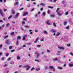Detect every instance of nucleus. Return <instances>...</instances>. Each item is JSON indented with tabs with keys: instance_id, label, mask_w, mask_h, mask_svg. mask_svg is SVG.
<instances>
[{
	"instance_id": "36",
	"label": "nucleus",
	"mask_w": 73,
	"mask_h": 73,
	"mask_svg": "<svg viewBox=\"0 0 73 73\" xmlns=\"http://www.w3.org/2000/svg\"><path fill=\"white\" fill-rule=\"evenodd\" d=\"M12 46H10L9 47V49H12Z\"/></svg>"
},
{
	"instance_id": "46",
	"label": "nucleus",
	"mask_w": 73,
	"mask_h": 73,
	"mask_svg": "<svg viewBox=\"0 0 73 73\" xmlns=\"http://www.w3.org/2000/svg\"><path fill=\"white\" fill-rule=\"evenodd\" d=\"M66 29H69V26H67L66 27Z\"/></svg>"
},
{
	"instance_id": "18",
	"label": "nucleus",
	"mask_w": 73,
	"mask_h": 73,
	"mask_svg": "<svg viewBox=\"0 0 73 73\" xmlns=\"http://www.w3.org/2000/svg\"><path fill=\"white\" fill-rule=\"evenodd\" d=\"M17 60H20L21 59V58L19 56H18L17 57Z\"/></svg>"
},
{
	"instance_id": "35",
	"label": "nucleus",
	"mask_w": 73,
	"mask_h": 73,
	"mask_svg": "<svg viewBox=\"0 0 73 73\" xmlns=\"http://www.w3.org/2000/svg\"><path fill=\"white\" fill-rule=\"evenodd\" d=\"M65 14L66 15H68V12H65Z\"/></svg>"
},
{
	"instance_id": "42",
	"label": "nucleus",
	"mask_w": 73,
	"mask_h": 73,
	"mask_svg": "<svg viewBox=\"0 0 73 73\" xmlns=\"http://www.w3.org/2000/svg\"><path fill=\"white\" fill-rule=\"evenodd\" d=\"M47 52L48 53H50V51L49 50H47Z\"/></svg>"
},
{
	"instance_id": "48",
	"label": "nucleus",
	"mask_w": 73,
	"mask_h": 73,
	"mask_svg": "<svg viewBox=\"0 0 73 73\" xmlns=\"http://www.w3.org/2000/svg\"><path fill=\"white\" fill-rule=\"evenodd\" d=\"M35 69V68L33 67L31 68V70H33V69Z\"/></svg>"
},
{
	"instance_id": "17",
	"label": "nucleus",
	"mask_w": 73,
	"mask_h": 73,
	"mask_svg": "<svg viewBox=\"0 0 73 73\" xmlns=\"http://www.w3.org/2000/svg\"><path fill=\"white\" fill-rule=\"evenodd\" d=\"M57 60H58V59H57V58H54L53 60L54 61H57Z\"/></svg>"
},
{
	"instance_id": "51",
	"label": "nucleus",
	"mask_w": 73,
	"mask_h": 73,
	"mask_svg": "<svg viewBox=\"0 0 73 73\" xmlns=\"http://www.w3.org/2000/svg\"><path fill=\"white\" fill-rule=\"evenodd\" d=\"M44 38L42 39H41V41H44Z\"/></svg>"
},
{
	"instance_id": "62",
	"label": "nucleus",
	"mask_w": 73,
	"mask_h": 73,
	"mask_svg": "<svg viewBox=\"0 0 73 73\" xmlns=\"http://www.w3.org/2000/svg\"><path fill=\"white\" fill-rule=\"evenodd\" d=\"M31 43H29L27 44V45H31Z\"/></svg>"
},
{
	"instance_id": "19",
	"label": "nucleus",
	"mask_w": 73,
	"mask_h": 73,
	"mask_svg": "<svg viewBox=\"0 0 73 73\" xmlns=\"http://www.w3.org/2000/svg\"><path fill=\"white\" fill-rule=\"evenodd\" d=\"M21 38V36H18L17 37V40H20Z\"/></svg>"
},
{
	"instance_id": "63",
	"label": "nucleus",
	"mask_w": 73,
	"mask_h": 73,
	"mask_svg": "<svg viewBox=\"0 0 73 73\" xmlns=\"http://www.w3.org/2000/svg\"><path fill=\"white\" fill-rule=\"evenodd\" d=\"M66 64H65L63 66V67H65V66H66Z\"/></svg>"
},
{
	"instance_id": "20",
	"label": "nucleus",
	"mask_w": 73,
	"mask_h": 73,
	"mask_svg": "<svg viewBox=\"0 0 73 73\" xmlns=\"http://www.w3.org/2000/svg\"><path fill=\"white\" fill-rule=\"evenodd\" d=\"M66 3V1H62V3L63 4H65Z\"/></svg>"
},
{
	"instance_id": "15",
	"label": "nucleus",
	"mask_w": 73,
	"mask_h": 73,
	"mask_svg": "<svg viewBox=\"0 0 73 73\" xmlns=\"http://www.w3.org/2000/svg\"><path fill=\"white\" fill-rule=\"evenodd\" d=\"M8 37V35H6L5 36L3 37L5 39L6 38H7Z\"/></svg>"
},
{
	"instance_id": "56",
	"label": "nucleus",
	"mask_w": 73,
	"mask_h": 73,
	"mask_svg": "<svg viewBox=\"0 0 73 73\" xmlns=\"http://www.w3.org/2000/svg\"><path fill=\"white\" fill-rule=\"evenodd\" d=\"M3 11H4V12H6V11H7V9H4Z\"/></svg>"
},
{
	"instance_id": "32",
	"label": "nucleus",
	"mask_w": 73,
	"mask_h": 73,
	"mask_svg": "<svg viewBox=\"0 0 73 73\" xmlns=\"http://www.w3.org/2000/svg\"><path fill=\"white\" fill-rule=\"evenodd\" d=\"M9 23H7L6 25V27H8V26H9Z\"/></svg>"
},
{
	"instance_id": "21",
	"label": "nucleus",
	"mask_w": 73,
	"mask_h": 73,
	"mask_svg": "<svg viewBox=\"0 0 73 73\" xmlns=\"http://www.w3.org/2000/svg\"><path fill=\"white\" fill-rule=\"evenodd\" d=\"M49 67L50 69H52L54 68V67H53V66H49Z\"/></svg>"
},
{
	"instance_id": "43",
	"label": "nucleus",
	"mask_w": 73,
	"mask_h": 73,
	"mask_svg": "<svg viewBox=\"0 0 73 73\" xmlns=\"http://www.w3.org/2000/svg\"><path fill=\"white\" fill-rule=\"evenodd\" d=\"M52 69V71H53V72L55 71V68H54V67Z\"/></svg>"
},
{
	"instance_id": "64",
	"label": "nucleus",
	"mask_w": 73,
	"mask_h": 73,
	"mask_svg": "<svg viewBox=\"0 0 73 73\" xmlns=\"http://www.w3.org/2000/svg\"><path fill=\"white\" fill-rule=\"evenodd\" d=\"M14 73H18V71H15Z\"/></svg>"
},
{
	"instance_id": "53",
	"label": "nucleus",
	"mask_w": 73,
	"mask_h": 73,
	"mask_svg": "<svg viewBox=\"0 0 73 73\" xmlns=\"http://www.w3.org/2000/svg\"><path fill=\"white\" fill-rule=\"evenodd\" d=\"M9 55V54L8 53H7L6 54V56H8Z\"/></svg>"
},
{
	"instance_id": "24",
	"label": "nucleus",
	"mask_w": 73,
	"mask_h": 73,
	"mask_svg": "<svg viewBox=\"0 0 73 73\" xmlns=\"http://www.w3.org/2000/svg\"><path fill=\"white\" fill-rule=\"evenodd\" d=\"M58 69H60V70H61L63 69V68L62 67H57Z\"/></svg>"
},
{
	"instance_id": "11",
	"label": "nucleus",
	"mask_w": 73,
	"mask_h": 73,
	"mask_svg": "<svg viewBox=\"0 0 73 73\" xmlns=\"http://www.w3.org/2000/svg\"><path fill=\"white\" fill-rule=\"evenodd\" d=\"M60 33L58 32L56 34V35H55V36H60Z\"/></svg>"
},
{
	"instance_id": "60",
	"label": "nucleus",
	"mask_w": 73,
	"mask_h": 73,
	"mask_svg": "<svg viewBox=\"0 0 73 73\" xmlns=\"http://www.w3.org/2000/svg\"><path fill=\"white\" fill-rule=\"evenodd\" d=\"M67 46H68V47L70 46V44H68L67 45Z\"/></svg>"
},
{
	"instance_id": "41",
	"label": "nucleus",
	"mask_w": 73,
	"mask_h": 73,
	"mask_svg": "<svg viewBox=\"0 0 73 73\" xmlns=\"http://www.w3.org/2000/svg\"><path fill=\"white\" fill-rule=\"evenodd\" d=\"M36 47H38V48H40L41 47V45H38L36 46Z\"/></svg>"
},
{
	"instance_id": "37",
	"label": "nucleus",
	"mask_w": 73,
	"mask_h": 73,
	"mask_svg": "<svg viewBox=\"0 0 73 73\" xmlns=\"http://www.w3.org/2000/svg\"><path fill=\"white\" fill-rule=\"evenodd\" d=\"M48 8H50L51 9H52V8H53V7H51L50 6H48Z\"/></svg>"
},
{
	"instance_id": "8",
	"label": "nucleus",
	"mask_w": 73,
	"mask_h": 73,
	"mask_svg": "<svg viewBox=\"0 0 73 73\" xmlns=\"http://www.w3.org/2000/svg\"><path fill=\"white\" fill-rule=\"evenodd\" d=\"M39 39V38L38 37H37L36 38V40L34 42V43H36V42H37V41H38V39Z\"/></svg>"
},
{
	"instance_id": "59",
	"label": "nucleus",
	"mask_w": 73,
	"mask_h": 73,
	"mask_svg": "<svg viewBox=\"0 0 73 73\" xmlns=\"http://www.w3.org/2000/svg\"><path fill=\"white\" fill-rule=\"evenodd\" d=\"M59 63H62V62H61V61H60V60H59L58 61Z\"/></svg>"
},
{
	"instance_id": "45",
	"label": "nucleus",
	"mask_w": 73,
	"mask_h": 73,
	"mask_svg": "<svg viewBox=\"0 0 73 73\" xmlns=\"http://www.w3.org/2000/svg\"><path fill=\"white\" fill-rule=\"evenodd\" d=\"M50 10H48V11H47V13H48V14H49L50 13Z\"/></svg>"
},
{
	"instance_id": "58",
	"label": "nucleus",
	"mask_w": 73,
	"mask_h": 73,
	"mask_svg": "<svg viewBox=\"0 0 73 73\" xmlns=\"http://www.w3.org/2000/svg\"><path fill=\"white\" fill-rule=\"evenodd\" d=\"M11 60V58H9V59H7V61H9Z\"/></svg>"
},
{
	"instance_id": "44",
	"label": "nucleus",
	"mask_w": 73,
	"mask_h": 73,
	"mask_svg": "<svg viewBox=\"0 0 73 73\" xmlns=\"http://www.w3.org/2000/svg\"><path fill=\"white\" fill-rule=\"evenodd\" d=\"M15 50H11V52H15Z\"/></svg>"
},
{
	"instance_id": "38",
	"label": "nucleus",
	"mask_w": 73,
	"mask_h": 73,
	"mask_svg": "<svg viewBox=\"0 0 73 73\" xmlns=\"http://www.w3.org/2000/svg\"><path fill=\"white\" fill-rule=\"evenodd\" d=\"M67 24V22H65L64 23V25H66Z\"/></svg>"
},
{
	"instance_id": "57",
	"label": "nucleus",
	"mask_w": 73,
	"mask_h": 73,
	"mask_svg": "<svg viewBox=\"0 0 73 73\" xmlns=\"http://www.w3.org/2000/svg\"><path fill=\"white\" fill-rule=\"evenodd\" d=\"M23 21H26V19L25 18H23Z\"/></svg>"
},
{
	"instance_id": "30",
	"label": "nucleus",
	"mask_w": 73,
	"mask_h": 73,
	"mask_svg": "<svg viewBox=\"0 0 73 73\" xmlns=\"http://www.w3.org/2000/svg\"><path fill=\"white\" fill-rule=\"evenodd\" d=\"M45 70H46V69H48V66H46L45 67Z\"/></svg>"
},
{
	"instance_id": "22",
	"label": "nucleus",
	"mask_w": 73,
	"mask_h": 73,
	"mask_svg": "<svg viewBox=\"0 0 73 73\" xmlns=\"http://www.w3.org/2000/svg\"><path fill=\"white\" fill-rule=\"evenodd\" d=\"M24 27L25 28H29V27L27 25H25V26Z\"/></svg>"
},
{
	"instance_id": "2",
	"label": "nucleus",
	"mask_w": 73,
	"mask_h": 73,
	"mask_svg": "<svg viewBox=\"0 0 73 73\" xmlns=\"http://www.w3.org/2000/svg\"><path fill=\"white\" fill-rule=\"evenodd\" d=\"M3 11L1 10V9H0V15L2 17H3L4 16V14L3 13Z\"/></svg>"
},
{
	"instance_id": "7",
	"label": "nucleus",
	"mask_w": 73,
	"mask_h": 73,
	"mask_svg": "<svg viewBox=\"0 0 73 73\" xmlns=\"http://www.w3.org/2000/svg\"><path fill=\"white\" fill-rule=\"evenodd\" d=\"M51 32H53V33H56L57 32V30H56L52 29L51 30Z\"/></svg>"
},
{
	"instance_id": "26",
	"label": "nucleus",
	"mask_w": 73,
	"mask_h": 73,
	"mask_svg": "<svg viewBox=\"0 0 73 73\" xmlns=\"http://www.w3.org/2000/svg\"><path fill=\"white\" fill-rule=\"evenodd\" d=\"M12 14H15V11H14V10H12Z\"/></svg>"
},
{
	"instance_id": "13",
	"label": "nucleus",
	"mask_w": 73,
	"mask_h": 73,
	"mask_svg": "<svg viewBox=\"0 0 73 73\" xmlns=\"http://www.w3.org/2000/svg\"><path fill=\"white\" fill-rule=\"evenodd\" d=\"M5 44H7V45H8L9 44V40H7L6 42H5Z\"/></svg>"
},
{
	"instance_id": "12",
	"label": "nucleus",
	"mask_w": 73,
	"mask_h": 73,
	"mask_svg": "<svg viewBox=\"0 0 73 73\" xmlns=\"http://www.w3.org/2000/svg\"><path fill=\"white\" fill-rule=\"evenodd\" d=\"M19 4V3L18 2H15V3H14V5H18Z\"/></svg>"
},
{
	"instance_id": "4",
	"label": "nucleus",
	"mask_w": 73,
	"mask_h": 73,
	"mask_svg": "<svg viewBox=\"0 0 73 73\" xmlns=\"http://www.w3.org/2000/svg\"><path fill=\"white\" fill-rule=\"evenodd\" d=\"M19 15H20V13H17L14 18V19H16V18H17V17H18V16H19Z\"/></svg>"
},
{
	"instance_id": "50",
	"label": "nucleus",
	"mask_w": 73,
	"mask_h": 73,
	"mask_svg": "<svg viewBox=\"0 0 73 73\" xmlns=\"http://www.w3.org/2000/svg\"><path fill=\"white\" fill-rule=\"evenodd\" d=\"M35 61H37V62H40V61L37 59H35Z\"/></svg>"
},
{
	"instance_id": "52",
	"label": "nucleus",
	"mask_w": 73,
	"mask_h": 73,
	"mask_svg": "<svg viewBox=\"0 0 73 73\" xmlns=\"http://www.w3.org/2000/svg\"><path fill=\"white\" fill-rule=\"evenodd\" d=\"M70 54V55H71V56H73V54H72V53H71V52H70L69 53Z\"/></svg>"
},
{
	"instance_id": "39",
	"label": "nucleus",
	"mask_w": 73,
	"mask_h": 73,
	"mask_svg": "<svg viewBox=\"0 0 73 73\" xmlns=\"http://www.w3.org/2000/svg\"><path fill=\"white\" fill-rule=\"evenodd\" d=\"M22 24H25V22L24 21H23L22 23Z\"/></svg>"
},
{
	"instance_id": "5",
	"label": "nucleus",
	"mask_w": 73,
	"mask_h": 73,
	"mask_svg": "<svg viewBox=\"0 0 73 73\" xmlns=\"http://www.w3.org/2000/svg\"><path fill=\"white\" fill-rule=\"evenodd\" d=\"M57 14L58 16H61L63 14V12L62 11L60 12H58V13H57Z\"/></svg>"
},
{
	"instance_id": "6",
	"label": "nucleus",
	"mask_w": 73,
	"mask_h": 73,
	"mask_svg": "<svg viewBox=\"0 0 73 73\" xmlns=\"http://www.w3.org/2000/svg\"><path fill=\"white\" fill-rule=\"evenodd\" d=\"M58 48L60 49H62V50H64L65 49V48L63 47L62 46H58Z\"/></svg>"
},
{
	"instance_id": "49",
	"label": "nucleus",
	"mask_w": 73,
	"mask_h": 73,
	"mask_svg": "<svg viewBox=\"0 0 73 73\" xmlns=\"http://www.w3.org/2000/svg\"><path fill=\"white\" fill-rule=\"evenodd\" d=\"M7 66V64H5L4 65V68H5V67H6V66Z\"/></svg>"
},
{
	"instance_id": "47",
	"label": "nucleus",
	"mask_w": 73,
	"mask_h": 73,
	"mask_svg": "<svg viewBox=\"0 0 73 73\" xmlns=\"http://www.w3.org/2000/svg\"><path fill=\"white\" fill-rule=\"evenodd\" d=\"M26 47V46L25 45H23L22 46L23 48H24Z\"/></svg>"
},
{
	"instance_id": "29",
	"label": "nucleus",
	"mask_w": 73,
	"mask_h": 73,
	"mask_svg": "<svg viewBox=\"0 0 73 73\" xmlns=\"http://www.w3.org/2000/svg\"><path fill=\"white\" fill-rule=\"evenodd\" d=\"M40 68H36V71H38V70H40Z\"/></svg>"
},
{
	"instance_id": "3",
	"label": "nucleus",
	"mask_w": 73,
	"mask_h": 73,
	"mask_svg": "<svg viewBox=\"0 0 73 73\" xmlns=\"http://www.w3.org/2000/svg\"><path fill=\"white\" fill-rule=\"evenodd\" d=\"M3 11L1 10V9H0V15L2 17H3L4 16V14L3 13Z\"/></svg>"
},
{
	"instance_id": "10",
	"label": "nucleus",
	"mask_w": 73,
	"mask_h": 73,
	"mask_svg": "<svg viewBox=\"0 0 73 73\" xmlns=\"http://www.w3.org/2000/svg\"><path fill=\"white\" fill-rule=\"evenodd\" d=\"M27 14H28V12H25L23 14V16H26V15H27Z\"/></svg>"
},
{
	"instance_id": "31",
	"label": "nucleus",
	"mask_w": 73,
	"mask_h": 73,
	"mask_svg": "<svg viewBox=\"0 0 73 73\" xmlns=\"http://www.w3.org/2000/svg\"><path fill=\"white\" fill-rule=\"evenodd\" d=\"M14 34V32H11V33H10V35H13Z\"/></svg>"
},
{
	"instance_id": "54",
	"label": "nucleus",
	"mask_w": 73,
	"mask_h": 73,
	"mask_svg": "<svg viewBox=\"0 0 73 73\" xmlns=\"http://www.w3.org/2000/svg\"><path fill=\"white\" fill-rule=\"evenodd\" d=\"M50 16H51V17H54V15H50Z\"/></svg>"
},
{
	"instance_id": "23",
	"label": "nucleus",
	"mask_w": 73,
	"mask_h": 73,
	"mask_svg": "<svg viewBox=\"0 0 73 73\" xmlns=\"http://www.w3.org/2000/svg\"><path fill=\"white\" fill-rule=\"evenodd\" d=\"M44 34H45V35H46L47 34H48V32L45 31H44Z\"/></svg>"
},
{
	"instance_id": "55",
	"label": "nucleus",
	"mask_w": 73,
	"mask_h": 73,
	"mask_svg": "<svg viewBox=\"0 0 73 73\" xmlns=\"http://www.w3.org/2000/svg\"><path fill=\"white\" fill-rule=\"evenodd\" d=\"M3 47V45H0V49H1V47Z\"/></svg>"
},
{
	"instance_id": "1",
	"label": "nucleus",
	"mask_w": 73,
	"mask_h": 73,
	"mask_svg": "<svg viewBox=\"0 0 73 73\" xmlns=\"http://www.w3.org/2000/svg\"><path fill=\"white\" fill-rule=\"evenodd\" d=\"M23 68H27L26 70H28L30 68H31V66H29V65H27L26 66H23Z\"/></svg>"
},
{
	"instance_id": "61",
	"label": "nucleus",
	"mask_w": 73,
	"mask_h": 73,
	"mask_svg": "<svg viewBox=\"0 0 73 73\" xmlns=\"http://www.w3.org/2000/svg\"><path fill=\"white\" fill-rule=\"evenodd\" d=\"M37 14H35V17H37Z\"/></svg>"
},
{
	"instance_id": "9",
	"label": "nucleus",
	"mask_w": 73,
	"mask_h": 73,
	"mask_svg": "<svg viewBox=\"0 0 73 73\" xmlns=\"http://www.w3.org/2000/svg\"><path fill=\"white\" fill-rule=\"evenodd\" d=\"M26 37H27V35H25L24 36H23V40H25Z\"/></svg>"
},
{
	"instance_id": "40",
	"label": "nucleus",
	"mask_w": 73,
	"mask_h": 73,
	"mask_svg": "<svg viewBox=\"0 0 73 73\" xmlns=\"http://www.w3.org/2000/svg\"><path fill=\"white\" fill-rule=\"evenodd\" d=\"M42 15H43V16H45V12H43Z\"/></svg>"
},
{
	"instance_id": "34",
	"label": "nucleus",
	"mask_w": 73,
	"mask_h": 73,
	"mask_svg": "<svg viewBox=\"0 0 73 73\" xmlns=\"http://www.w3.org/2000/svg\"><path fill=\"white\" fill-rule=\"evenodd\" d=\"M58 11H59V8H58L57 9V10L56 11V12H57V13H58Z\"/></svg>"
},
{
	"instance_id": "25",
	"label": "nucleus",
	"mask_w": 73,
	"mask_h": 73,
	"mask_svg": "<svg viewBox=\"0 0 73 73\" xmlns=\"http://www.w3.org/2000/svg\"><path fill=\"white\" fill-rule=\"evenodd\" d=\"M40 5H42V6H44V5H45V4H44L43 3H42L40 4Z\"/></svg>"
},
{
	"instance_id": "33",
	"label": "nucleus",
	"mask_w": 73,
	"mask_h": 73,
	"mask_svg": "<svg viewBox=\"0 0 73 73\" xmlns=\"http://www.w3.org/2000/svg\"><path fill=\"white\" fill-rule=\"evenodd\" d=\"M12 17V15L10 16L8 18V20H9V19H11V18Z\"/></svg>"
},
{
	"instance_id": "14",
	"label": "nucleus",
	"mask_w": 73,
	"mask_h": 73,
	"mask_svg": "<svg viewBox=\"0 0 73 73\" xmlns=\"http://www.w3.org/2000/svg\"><path fill=\"white\" fill-rule=\"evenodd\" d=\"M40 55V54L38 53H37L36 57L38 58H39Z\"/></svg>"
},
{
	"instance_id": "16",
	"label": "nucleus",
	"mask_w": 73,
	"mask_h": 73,
	"mask_svg": "<svg viewBox=\"0 0 73 73\" xmlns=\"http://www.w3.org/2000/svg\"><path fill=\"white\" fill-rule=\"evenodd\" d=\"M47 21L46 22V23L48 25H50V23H49V21Z\"/></svg>"
},
{
	"instance_id": "27",
	"label": "nucleus",
	"mask_w": 73,
	"mask_h": 73,
	"mask_svg": "<svg viewBox=\"0 0 73 73\" xmlns=\"http://www.w3.org/2000/svg\"><path fill=\"white\" fill-rule=\"evenodd\" d=\"M53 24L54 27H56V23H53Z\"/></svg>"
},
{
	"instance_id": "28",
	"label": "nucleus",
	"mask_w": 73,
	"mask_h": 73,
	"mask_svg": "<svg viewBox=\"0 0 73 73\" xmlns=\"http://www.w3.org/2000/svg\"><path fill=\"white\" fill-rule=\"evenodd\" d=\"M16 45H19V41L18 40H17L16 43Z\"/></svg>"
}]
</instances>
